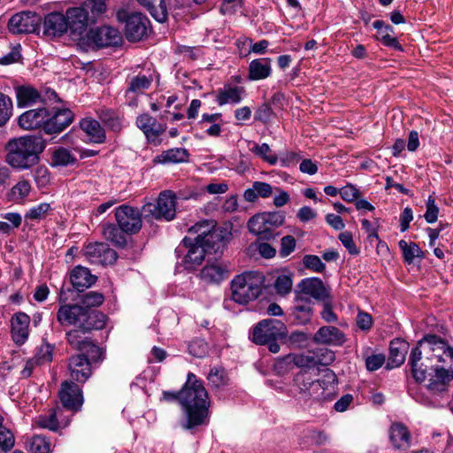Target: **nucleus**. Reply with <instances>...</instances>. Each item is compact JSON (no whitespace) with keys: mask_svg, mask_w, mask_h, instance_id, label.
Returning a JSON list of instances; mask_svg holds the SVG:
<instances>
[{"mask_svg":"<svg viewBox=\"0 0 453 453\" xmlns=\"http://www.w3.org/2000/svg\"><path fill=\"white\" fill-rule=\"evenodd\" d=\"M206 251L203 245L193 241L189 237H185L180 244L175 249V255L178 258L182 257L178 262L186 270H193L200 265L204 260Z\"/></svg>","mask_w":453,"mask_h":453,"instance_id":"12","label":"nucleus"},{"mask_svg":"<svg viewBox=\"0 0 453 453\" xmlns=\"http://www.w3.org/2000/svg\"><path fill=\"white\" fill-rule=\"evenodd\" d=\"M88 40L99 48L117 46L122 42V36L118 29L104 26L90 29Z\"/></svg>","mask_w":453,"mask_h":453,"instance_id":"19","label":"nucleus"},{"mask_svg":"<svg viewBox=\"0 0 453 453\" xmlns=\"http://www.w3.org/2000/svg\"><path fill=\"white\" fill-rule=\"evenodd\" d=\"M312 356H314V359L316 361V366L319 365H328L335 360L334 352L326 348L316 349L313 351Z\"/></svg>","mask_w":453,"mask_h":453,"instance_id":"55","label":"nucleus"},{"mask_svg":"<svg viewBox=\"0 0 453 453\" xmlns=\"http://www.w3.org/2000/svg\"><path fill=\"white\" fill-rule=\"evenodd\" d=\"M390 441L395 448L406 449L411 444V434L407 427L401 423H395L390 428Z\"/></svg>","mask_w":453,"mask_h":453,"instance_id":"34","label":"nucleus"},{"mask_svg":"<svg viewBox=\"0 0 453 453\" xmlns=\"http://www.w3.org/2000/svg\"><path fill=\"white\" fill-rule=\"evenodd\" d=\"M45 148L46 142L42 136L23 135L13 138L5 145V160L16 170H28L40 162V155Z\"/></svg>","mask_w":453,"mask_h":453,"instance_id":"3","label":"nucleus"},{"mask_svg":"<svg viewBox=\"0 0 453 453\" xmlns=\"http://www.w3.org/2000/svg\"><path fill=\"white\" fill-rule=\"evenodd\" d=\"M217 228L216 222L214 220H201L196 222L194 226L189 227L188 232L190 234H196V237L192 239L195 242H203V239L205 238V235L210 234L212 230Z\"/></svg>","mask_w":453,"mask_h":453,"instance_id":"41","label":"nucleus"},{"mask_svg":"<svg viewBox=\"0 0 453 453\" xmlns=\"http://www.w3.org/2000/svg\"><path fill=\"white\" fill-rule=\"evenodd\" d=\"M284 325L273 319H266L257 323L250 331V340L257 345H265L272 353L280 351L278 340L285 336Z\"/></svg>","mask_w":453,"mask_h":453,"instance_id":"8","label":"nucleus"},{"mask_svg":"<svg viewBox=\"0 0 453 453\" xmlns=\"http://www.w3.org/2000/svg\"><path fill=\"white\" fill-rule=\"evenodd\" d=\"M221 119L220 113L208 114L204 113L202 115L201 120L197 123L199 127L209 135L217 137L221 133V125L219 121Z\"/></svg>","mask_w":453,"mask_h":453,"instance_id":"36","label":"nucleus"},{"mask_svg":"<svg viewBox=\"0 0 453 453\" xmlns=\"http://www.w3.org/2000/svg\"><path fill=\"white\" fill-rule=\"evenodd\" d=\"M142 211L127 204L120 205L115 209V219L119 227L127 234H137L142 226Z\"/></svg>","mask_w":453,"mask_h":453,"instance_id":"14","label":"nucleus"},{"mask_svg":"<svg viewBox=\"0 0 453 453\" xmlns=\"http://www.w3.org/2000/svg\"><path fill=\"white\" fill-rule=\"evenodd\" d=\"M73 118L74 115L69 109H57L53 111L47 109V119L43 131L48 134H60L71 125Z\"/></svg>","mask_w":453,"mask_h":453,"instance_id":"17","label":"nucleus"},{"mask_svg":"<svg viewBox=\"0 0 453 453\" xmlns=\"http://www.w3.org/2000/svg\"><path fill=\"white\" fill-rule=\"evenodd\" d=\"M42 18L31 11H24L12 15L8 21V29L12 34H32L39 30Z\"/></svg>","mask_w":453,"mask_h":453,"instance_id":"13","label":"nucleus"},{"mask_svg":"<svg viewBox=\"0 0 453 453\" xmlns=\"http://www.w3.org/2000/svg\"><path fill=\"white\" fill-rule=\"evenodd\" d=\"M313 302L311 298L295 293L293 304L289 309V317L296 325H306L313 317Z\"/></svg>","mask_w":453,"mask_h":453,"instance_id":"18","label":"nucleus"},{"mask_svg":"<svg viewBox=\"0 0 453 453\" xmlns=\"http://www.w3.org/2000/svg\"><path fill=\"white\" fill-rule=\"evenodd\" d=\"M296 247V241L292 235H285L280 240V245L279 250L280 257L284 258L288 257L292 252L295 251Z\"/></svg>","mask_w":453,"mask_h":453,"instance_id":"62","label":"nucleus"},{"mask_svg":"<svg viewBox=\"0 0 453 453\" xmlns=\"http://www.w3.org/2000/svg\"><path fill=\"white\" fill-rule=\"evenodd\" d=\"M80 127L91 142L104 143L105 142V131L97 120L85 118L81 120Z\"/></svg>","mask_w":453,"mask_h":453,"instance_id":"31","label":"nucleus"},{"mask_svg":"<svg viewBox=\"0 0 453 453\" xmlns=\"http://www.w3.org/2000/svg\"><path fill=\"white\" fill-rule=\"evenodd\" d=\"M339 240L350 255L357 256L359 254L360 250L357 247L350 232L345 231L341 233Z\"/></svg>","mask_w":453,"mask_h":453,"instance_id":"64","label":"nucleus"},{"mask_svg":"<svg viewBox=\"0 0 453 453\" xmlns=\"http://www.w3.org/2000/svg\"><path fill=\"white\" fill-rule=\"evenodd\" d=\"M65 16L71 33L76 35H81L87 30L88 24L94 23L83 4L80 7L68 8Z\"/></svg>","mask_w":453,"mask_h":453,"instance_id":"21","label":"nucleus"},{"mask_svg":"<svg viewBox=\"0 0 453 453\" xmlns=\"http://www.w3.org/2000/svg\"><path fill=\"white\" fill-rule=\"evenodd\" d=\"M295 368H300L301 371L308 372L310 369L316 367V361L312 354H296L291 353Z\"/></svg>","mask_w":453,"mask_h":453,"instance_id":"46","label":"nucleus"},{"mask_svg":"<svg viewBox=\"0 0 453 453\" xmlns=\"http://www.w3.org/2000/svg\"><path fill=\"white\" fill-rule=\"evenodd\" d=\"M53 349V345L47 342L42 343L36 348L35 356L32 358L35 360L40 365L50 363L52 360Z\"/></svg>","mask_w":453,"mask_h":453,"instance_id":"52","label":"nucleus"},{"mask_svg":"<svg viewBox=\"0 0 453 453\" xmlns=\"http://www.w3.org/2000/svg\"><path fill=\"white\" fill-rule=\"evenodd\" d=\"M69 279L73 288L79 292L90 288L96 281V276L93 275L88 268L81 265L75 266L71 271Z\"/></svg>","mask_w":453,"mask_h":453,"instance_id":"27","label":"nucleus"},{"mask_svg":"<svg viewBox=\"0 0 453 453\" xmlns=\"http://www.w3.org/2000/svg\"><path fill=\"white\" fill-rule=\"evenodd\" d=\"M199 244L203 245L206 253H222L226 244L225 231L217 227L210 234L205 235Z\"/></svg>","mask_w":453,"mask_h":453,"instance_id":"30","label":"nucleus"},{"mask_svg":"<svg viewBox=\"0 0 453 453\" xmlns=\"http://www.w3.org/2000/svg\"><path fill=\"white\" fill-rule=\"evenodd\" d=\"M295 383L304 400L329 402L334 398L337 377L331 370H326L321 379H313L309 372L300 371L295 377Z\"/></svg>","mask_w":453,"mask_h":453,"instance_id":"6","label":"nucleus"},{"mask_svg":"<svg viewBox=\"0 0 453 453\" xmlns=\"http://www.w3.org/2000/svg\"><path fill=\"white\" fill-rule=\"evenodd\" d=\"M313 340L318 343L342 346L346 342V337L339 328L332 326H325L315 333Z\"/></svg>","mask_w":453,"mask_h":453,"instance_id":"26","label":"nucleus"},{"mask_svg":"<svg viewBox=\"0 0 453 453\" xmlns=\"http://www.w3.org/2000/svg\"><path fill=\"white\" fill-rule=\"evenodd\" d=\"M104 302V296L102 293L97 291H89L82 296L81 304L84 308L93 309L98 307Z\"/></svg>","mask_w":453,"mask_h":453,"instance_id":"53","label":"nucleus"},{"mask_svg":"<svg viewBox=\"0 0 453 453\" xmlns=\"http://www.w3.org/2000/svg\"><path fill=\"white\" fill-rule=\"evenodd\" d=\"M153 81L151 74H138L132 77L128 82L127 93L142 94L148 89Z\"/></svg>","mask_w":453,"mask_h":453,"instance_id":"40","label":"nucleus"},{"mask_svg":"<svg viewBox=\"0 0 453 453\" xmlns=\"http://www.w3.org/2000/svg\"><path fill=\"white\" fill-rule=\"evenodd\" d=\"M154 0H150V4H142L151 14V16L158 22H165L167 19V9L165 0H160L159 5L156 7L153 4Z\"/></svg>","mask_w":453,"mask_h":453,"instance_id":"57","label":"nucleus"},{"mask_svg":"<svg viewBox=\"0 0 453 453\" xmlns=\"http://www.w3.org/2000/svg\"><path fill=\"white\" fill-rule=\"evenodd\" d=\"M76 161L74 155L65 148L60 147L54 150L51 157V165L53 166H66Z\"/></svg>","mask_w":453,"mask_h":453,"instance_id":"44","label":"nucleus"},{"mask_svg":"<svg viewBox=\"0 0 453 453\" xmlns=\"http://www.w3.org/2000/svg\"><path fill=\"white\" fill-rule=\"evenodd\" d=\"M15 445V437L12 432L4 426H0V447L11 451Z\"/></svg>","mask_w":453,"mask_h":453,"instance_id":"63","label":"nucleus"},{"mask_svg":"<svg viewBox=\"0 0 453 453\" xmlns=\"http://www.w3.org/2000/svg\"><path fill=\"white\" fill-rule=\"evenodd\" d=\"M108 2L109 0H86L83 6L96 22V19L106 12Z\"/></svg>","mask_w":453,"mask_h":453,"instance_id":"45","label":"nucleus"},{"mask_svg":"<svg viewBox=\"0 0 453 453\" xmlns=\"http://www.w3.org/2000/svg\"><path fill=\"white\" fill-rule=\"evenodd\" d=\"M272 73V60L269 58H262L252 60L249 65L248 79L250 81H260L268 78Z\"/></svg>","mask_w":453,"mask_h":453,"instance_id":"32","label":"nucleus"},{"mask_svg":"<svg viewBox=\"0 0 453 453\" xmlns=\"http://www.w3.org/2000/svg\"><path fill=\"white\" fill-rule=\"evenodd\" d=\"M265 277L258 272H245L231 281L232 300L239 304H247L262 293Z\"/></svg>","mask_w":453,"mask_h":453,"instance_id":"7","label":"nucleus"},{"mask_svg":"<svg viewBox=\"0 0 453 453\" xmlns=\"http://www.w3.org/2000/svg\"><path fill=\"white\" fill-rule=\"evenodd\" d=\"M303 264L305 268L315 273H322L326 269V265L322 262L320 257L316 255H305L303 257Z\"/></svg>","mask_w":453,"mask_h":453,"instance_id":"61","label":"nucleus"},{"mask_svg":"<svg viewBox=\"0 0 453 453\" xmlns=\"http://www.w3.org/2000/svg\"><path fill=\"white\" fill-rule=\"evenodd\" d=\"M180 404L184 411L186 421L181 427L191 430L206 422L209 417L211 401L203 382L188 372L187 380L180 389Z\"/></svg>","mask_w":453,"mask_h":453,"instance_id":"2","label":"nucleus"},{"mask_svg":"<svg viewBox=\"0 0 453 453\" xmlns=\"http://www.w3.org/2000/svg\"><path fill=\"white\" fill-rule=\"evenodd\" d=\"M207 380L211 387L217 388L226 385L228 381L226 372L221 367L211 368Z\"/></svg>","mask_w":453,"mask_h":453,"instance_id":"49","label":"nucleus"},{"mask_svg":"<svg viewBox=\"0 0 453 453\" xmlns=\"http://www.w3.org/2000/svg\"><path fill=\"white\" fill-rule=\"evenodd\" d=\"M285 213L283 211H266L257 213L248 221L250 232L260 239L271 240L275 237L274 229L283 225Z\"/></svg>","mask_w":453,"mask_h":453,"instance_id":"10","label":"nucleus"},{"mask_svg":"<svg viewBox=\"0 0 453 453\" xmlns=\"http://www.w3.org/2000/svg\"><path fill=\"white\" fill-rule=\"evenodd\" d=\"M252 151L256 155L261 157L265 161H266L271 165H274L278 163V157L272 152L271 148L267 143L255 145V147L252 149Z\"/></svg>","mask_w":453,"mask_h":453,"instance_id":"58","label":"nucleus"},{"mask_svg":"<svg viewBox=\"0 0 453 453\" xmlns=\"http://www.w3.org/2000/svg\"><path fill=\"white\" fill-rule=\"evenodd\" d=\"M81 354H84L89 360L90 365L92 363H97L104 359L103 349L90 341L87 343L85 348L81 350Z\"/></svg>","mask_w":453,"mask_h":453,"instance_id":"54","label":"nucleus"},{"mask_svg":"<svg viewBox=\"0 0 453 453\" xmlns=\"http://www.w3.org/2000/svg\"><path fill=\"white\" fill-rule=\"evenodd\" d=\"M31 191V184L27 180H20L16 183L8 194L10 201L19 203L27 197Z\"/></svg>","mask_w":453,"mask_h":453,"instance_id":"42","label":"nucleus"},{"mask_svg":"<svg viewBox=\"0 0 453 453\" xmlns=\"http://www.w3.org/2000/svg\"><path fill=\"white\" fill-rule=\"evenodd\" d=\"M19 107L29 106L40 99L38 91L30 86H20L16 88Z\"/></svg>","mask_w":453,"mask_h":453,"instance_id":"38","label":"nucleus"},{"mask_svg":"<svg viewBox=\"0 0 453 453\" xmlns=\"http://www.w3.org/2000/svg\"><path fill=\"white\" fill-rule=\"evenodd\" d=\"M102 234L105 240L111 242L113 245L123 248L127 244V234L123 229H121L117 223H106L102 226Z\"/></svg>","mask_w":453,"mask_h":453,"instance_id":"35","label":"nucleus"},{"mask_svg":"<svg viewBox=\"0 0 453 453\" xmlns=\"http://www.w3.org/2000/svg\"><path fill=\"white\" fill-rule=\"evenodd\" d=\"M293 280L290 275L280 274L273 284L276 292L279 295L285 296L291 292Z\"/></svg>","mask_w":453,"mask_h":453,"instance_id":"56","label":"nucleus"},{"mask_svg":"<svg viewBox=\"0 0 453 453\" xmlns=\"http://www.w3.org/2000/svg\"><path fill=\"white\" fill-rule=\"evenodd\" d=\"M188 349L190 355L202 358L208 352V344L203 339H195L189 342Z\"/></svg>","mask_w":453,"mask_h":453,"instance_id":"60","label":"nucleus"},{"mask_svg":"<svg viewBox=\"0 0 453 453\" xmlns=\"http://www.w3.org/2000/svg\"><path fill=\"white\" fill-rule=\"evenodd\" d=\"M398 246L403 252V257L404 262L407 263L408 265L412 264L416 257H418V258L424 257L423 251L418 247V245L415 242H407L404 240H401L398 242Z\"/></svg>","mask_w":453,"mask_h":453,"instance_id":"39","label":"nucleus"},{"mask_svg":"<svg viewBox=\"0 0 453 453\" xmlns=\"http://www.w3.org/2000/svg\"><path fill=\"white\" fill-rule=\"evenodd\" d=\"M244 93L245 89L243 87L227 84L219 89L216 102L220 106L228 104H237L242 100Z\"/></svg>","mask_w":453,"mask_h":453,"instance_id":"29","label":"nucleus"},{"mask_svg":"<svg viewBox=\"0 0 453 453\" xmlns=\"http://www.w3.org/2000/svg\"><path fill=\"white\" fill-rule=\"evenodd\" d=\"M229 267L222 261H214L207 264L201 271V277L204 280L219 283L229 276Z\"/></svg>","mask_w":453,"mask_h":453,"instance_id":"28","label":"nucleus"},{"mask_svg":"<svg viewBox=\"0 0 453 453\" xmlns=\"http://www.w3.org/2000/svg\"><path fill=\"white\" fill-rule=\"evenodd\" d=\"M68 370L71 381L84 383L92 374L89 360L84 354L73 355L69 358Z\"/></svg>","mask_w":453,"mask_h":453,"instance_id":"22","label":"nucleus"},{"mask_svg":"<svg viewBox=\"0 0 453 453\" xmlns=\"http://www.w3.org/2000/svg\"><path fill=\"white\" fill-rule=\"evenodd\" d=\"M50 210V205L48 203H39L30 208L25 214L26 219L40 220L43 219L48 211Z\"/></svg>","mask_w":453,"mask_h":453,"instance_id":"59","label":"nucleus"},{"mask_svg":"<svg viewBox=\"0 0 453 453\" xmlns=\"http://www.w3.org/2000/svg\"><path fill=\"white\" fill-rule=\"evenodd\" d=\"M47 119V109L37 108L23 112L18 119L19 126L24 130L42 128L45 126Z\"/></svg>","mask_w":453,"mask_h":453,"instance_id":"25","label":"nucleus"},{"mask_svg":"<svg viewBox=\"0 0 453 453\" xmlns=\"http://www.w3.org/2000/svg\"><path fill=\"white\" fill-rule=\"evenodd\" d=\"M13 104L10 96L0 92V127L4 126L12 115Z\"/></svg>","mask_w":453,"mask_h":453,"instance_id":"47","label":"nucleus"},{"mask_svg":"<svg viewBox=\"0 0 453 453\" xmlns=\"http://www.w3.org/2000/svg\"><path fill=\"white\" fill-rule=\"evenodd\" d=\"M408 365L415 381L425 382L415 400L426 406H440L453 380V348L440 336L426 334L411 349Z\"/></svg>","mask_w":453,"mask_h":453,"instance_id":"1","label":"nucleus"},{"mask_svg":"<svg viewBox=\"0 0 453 453\" xmlns=\"http://www.w3.org/2000/svg\"><path fill=\"white\" fill-rule=\"evenodd\" d=\"M409 349V344L402 339H394L390 342L388 365L398 367L403 364Z\"/></svg>","mask_w":453,"mask_h":453,"instance_id":"33","label":"nucleus"},{"mask_svg":"<svg viewBox=\"0 0 453 453\" xmlns=\"http://www.w3.org/2000/svg\"><path fill=\"white\" fill-rule=\"evenodd\" d=\"M57 320L61 326H73L82 334L100 330L105 326L106 316L95 309H87L81 304H63L57 312Z\"/></svg>","mask_w":453,"mask_h":453,"instance_id":"4","label":"nucleus"},{"mask_svg":"<svg viewBox=\"0 0 453 453\" xmlns=\"http://www.w3.org/2000/svg\"><path fill=\"white\" fill-rule=\"evenodd\" d=\"M188 158V152L184 148H173L163 151L155 158L156 163L159 164H179L186 162Z\"/></svg>","mask_w":453,"mask_h":453,"instance_id":"37","label":"nucleus"},{"mask_svg":"<svg viewBox=\"0 0 453 453\" xmlns=\"http://www.w3.org/2000/svg\"><path fill=\"white\" fill-rule=\"evenodd\" d=\"M57 320L61 326H73L82 334L100 330L105 326L106 316L95 309H87L81 304H63L57 312Z\"/></svg>","mask_w":453,"mask_h":453,"instance_id":"5","label":"nucleus"},{"mask_svg":"<svg viewBox=\"0 0 453 453\" xmlns=\"http://www.w3.org/2000/svg\"><path fill=\"white\" fill-rule=\"evenodd\" d=\"M80 329H73L66 333L65 338L67 342L73 347V349L81 351L85 348L87 343L89 342L87 337L81 335Z\"/></svg>","mask_w":453,"mask_h":453,"instance_id":"51","label":"nucleus"},{"mask_svg":"<svg viewBox=\"0 0 453 453\" xmlns=\"http://www.w3.org/2000/svg\"><path fill=\"white\" fill-rule=\"evenodd\" d=\"M30 317L22 311L16 312L11 319V334L13 342L23 345L29 336Z\"/></svg>","mask_w":453,"mask_h":453,"instance_id":"24","label":"nucleus"},{"mask_svg":"<svg viewBox=\"0 0 453 453\" xmlns=\"http://www.w3.org/2000/svg\"><path fill=\"white\" fill-rule=\"evenodd\" d=\"M51 443L41 434L34 435L29 441V450L31 453H50Z\"/></svg>","mask_w":453,"mask_h":453,"instance_id":"48","label":"nucleus"},{"mask_svg":"<svg viewBox=\"0 0 453 453\" xmlns=\"http://www.w3.org/2000/svg\"><path fill=\"white\" fill-rule=\"evenodd\" d=\"M116 18L119 23L125 24L124 32L128 42H139L147 36L150 22L141 12L121 8L117 11Z\"/></svg>","mask_w":453,"mask_h":453,"instance_id":"9","label":"nucleus"},{"mask_svg":"<svg viewBox=\"0 0 453 453\" xmlns=\"http://www.w3.org/2000/svg\"><path fill=\"white\" fill-rule=\"evenodd\" d=\"M43 35L48 37L62 36L69 29L65 16L58 12L48 13L42 22Z\"/></svg>","mask_w":453,"mask_h":453,"instance_id":"23","label":"nucleus"},{"mask_svg":"<svg viewBox=\"0 0 453 453\" xmlns=\"http://www.w3.org/2000/svg\"><path fill=\"white\" fill-rule=\"evenodd\" d=\"M297 288L296 293L302 296L312 298L317 302L322 303L332 296L330 287L326 285L322 280L318 277L303 279L297 284Z\"/></svg>","mask_w":453,"mask_h":453,"instance_id":"15","label":"nucleus"},{"mask_svg":"<svg viewBox=\"0 0 453 453\" xmlns=\"http://www.w3.org/2000/svg\"><path fill=\"white\" fill-rule=\"evenodd\" d=\"M36 426L56 432L59 428V422L57 417V411L51 409L49 414L40 415L35 420Z\"/></svg>","mask_w":453,"mask_h":453,"instance_id":"43","label":"nucleus"},{"mask_svg":"<svg viewBox=\"0 0 453 453\" xmlns=\"http://www.w3.org/2000/svg\"><path fill=\"white\" fill-rule=\"evenodd\" d=\"M106 244L102 242L89 243L84 248V256L92 264L100 261L102 253L104 252Z\"/></svg>","mask_w":453,"mask_h":453,"instance_id":"50","label":"nucleus"},{"mask_svg":"<svg viewBox=\"0 0 453 453\" xmlns=\"http://www.w3.org/2000/svg\"><path fill=\"white\" fill-rule=\"evenodd\" d=\"M59 398L63 406L73 411H78L83 404L81 388L73 381H64L61 384Z\"/></svg>","mask_w":453,"mask_h":453,"instance_id":"20","label":"nucleus"},{"mask_svg":"<svg viewBox=\"0 0 453 453\" xmlns=\"http://www.w3.org/2000/svg\"><path fill=\"white\" fill-rule=\"evenodd\" d=\"M135 124L142 131L147 141L155 145L161 143L160 135L166 130V124L157 121L149 113H142L136 117Z\"/></svg>","mask_w":453,"mask_h":453,"instance_id":"16","label":"nucleus"},{"mask_svg":"<svg viewBox=\"0 0 453 453\" xmlns=\"http://www.w3.org/2000/svg\"><path fill=\"white\" fill-rule=\"evenodd\" d=\"M144 219L173 220L176 215V196L171 190L159 194L156 203H147L142 208Z\"/></svg>","mask_w":453,"mask_h":453,"instance_id":"11","label":"nucleus"}]
</instances>
